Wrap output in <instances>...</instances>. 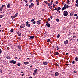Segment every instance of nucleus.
<instances>
[{
    "mask_svg": "<svg viewBox=\"0 0 78 78\" xmlns=\"http://www.w3.org/2000/svg\"><path fill=\"white\" fill-rule=\"evenodd\" d=\"M64 6H65V7H66V6H67V4H65Z\"/></svg>",
    "mask_w": 78,
    "mask_h": 78,
    "instance_id": "nucleus-50",
    "label": "nucleus"
},
{
    "mask_svg": "<svg viewBox=\"0 0 78 78\" xmlns=\"http://www.w3.org/2000/svg\"><path fill=\"white\" fill-rule=\"evenodd\" d=\"M53 1L52 0L51 1V5H52V3H53Z\"/></svg>",
    "mask_w": 78,
    "mask_h": 78,
    "instance_id": "nucleus-43",
    "label": "nucleus"
},
{
    "mask_svg": "<svg viewBox=\"0 0 78 78\" xmlns=\"http://www.w3.org/2000/svg\"><path fill=\"white\" fill-rule=\"evenodd\" d=\"M66 9V7L64 6L62 8V11H64V9Z\"/></svg>",
    "mask_w": 78,
    "mask_h": 78,
    "instance_id": "nucleus-12",
    "label": "nucleus"
},
{
    "mask_svg": "<svg viewBox=\"0 0 78 78\" xmlns=\"http://www.w3.org/2000/svg\"><path fill=\"white\" fill-rule=\"evenodd\" d=\"M33 67V66L32 65H31L30 66V68H31V67Z\"/></svg>",
    "mask_w": 78,
    "mask_h": 78,
    "instance_id": "nucleus-60",
    "label": "nucleus"
},
{
    "mask_svg": "<svg viewBox=\"0 0 78 78\" xmlns=\"http://www.w3.org/2000/svg\"><path fill=\"white\" fill-rule=\"evenodd\" d=\"M0 10L1 11H3V8L2 7L0 8Z\"/></svg>",
    "mask_w": 78,
    "mask_h": 78,
    "instance_id": "nucleus-31",
    "label": "nucleus"
},
{
    "mask_svg": "<svg viewBox=\"0 0 78 78\" xmlns=\"http://www.w3.org/2000/svg\"><path fill=\"white\" fill-rule=\"evenodd\" d=\"M20 65H21V63H19L17 64V66L19 67V66H20Z\"/></svg>",
    "mask_w": 78,
    "mask_h": 78,
    "instance_id": "nucleus-20",
    "label": "nucleus"
},
{
    "mask_svg": "<svg viewBox=\"0 0 78 78\" xmlns=\"http://www.w3.org/2000/svg\"><path fill=\"white\" fill-rule=\"evenodd\" d=\"M37 23L38 25H41V20H38L37 21Z\"/></svg>",
    "mask_w": 78,
    "mask_h": 78,
    "instance_id": "nucleus-7",
    "label": "nucleus"
},
{
    "mask_svg": "<svg viewBox=\"0 0 78 78\" xmlns=\"http://www.w3.org/2000/svg\"><path fill=\"white\" fill-rule=\"evenodd\" d=\"M24 75V73H23L22 74V76H23Z\"/></svg>",
    "mask_w": 78,
    "mask_h": 78,
    "instance_id": "nucleus-55",
    "label": "nucleus"
},
{
    "mask_svg": "<svg viewBox=\"0 0 78 78\" xmlns=\"http://www.w3.org/2000/svg\"><path fill=\"white\" fill-rule=\"evenodd\" d=\"M63 16H67L68 15V12L67 11H65L63 12Z\"/></svg>",
    "mask_w": 78,
    "mask_h": 78,
    "instance_id": "nucleus-1",
    "label": "nucleus"
},
{
    "mask_svg": "<svg viewBox=\"0 0 78 78\" xmlns=\"http://www.w3.org/2000/svg\"><path fill=\"white\" fill-rule=\"evenodd\" d=\"M24 64L25 65H27V64H29V62H24Z\"/></svg>",
    "mask_w": 78,
    "mask_h": 78,
    "instance_id": "nucleus-13",
    "label": "nucleus"
},
{
    "mask_svg": "<svg viewBox=\"0 0 78 78\" xmlns=\"http://www.w3.org/2000/svg\"><path fill=\"white\" fill-rule=\"evenodd\" d=\"M62 4L63 5H64V1H62Z\"/></svg>",
    "mask_w": 78,
    "mask_h": 78,
    "instance_id": "nucleus-54",
    "label": "nucleus"
},
{
    "mask_svg": "<svg viewBox=\"0 0 78 78\" xmlns=\"http://www.w3.org/2000/svg\"><path fill=\"white\" fill-rule=\"evenodd\" d=\"M4 17V15H0V18H2V17Z\"/></svg>",
    "mask_w": 78,
    "mask_h": 78,
    "instance_id": "nucleus-25",
    "label": "nucleus"
},
{
    "mask_svg": "<svg viewBox=\"0 0 78 78\" xmlns=\"http://www.w3.org/2000/svg\"><path fill=\"white\" fill-rule=\"evenodd\" d=\"M33 75H36V73L34 72L33 73Z\"/></svg>",
    "mask_w": 78,
    "mask_h": 78,
    "instance_id": "nucleus-46",
    "label": "nucleus"
},
{
    "mask_svg": "<svg viewBox=\"0 0 78 78\" xmlns=\"http://www.w3.org/2000/svg\"><path fill=\"white\" fill-rule=\"evenodd\" d=\"M23 1L25 2L26 3H28V0H23Z\"/></svg>",
    "mask_w": 78,
    "mask_h": 78,
    "instance_id": "nucleus-30",
    "label": "nucleus"
},
{
    "mask_svg": "<svg viewBox=\"0 0 78 78\" xmlns=\"http://www.w3.org/2000/svg\"><path fill=\"white\" fill-rule=\"evenodd\" d=\"M56 21H57V22H59V19L58 18H57L56 19Z\"/></svg>",
    "mask_w": 78,
    "mask_h": 78,
    "instance_id": "nucleus-27",
    "label": "nucleus"
},
{
    "mask_svg": "<svg viewBox=\"0 0 78 78\" xmlns=\"http://www.w3.org/2000/svg\"><path fill=\"white\" fill-rule=\"evenodd\" d=\"M26 26H27V27H30V26H31V25L30 24H29V22L28 21H27L26 22Z\"/></svg>",
    "mask_w": 78,
    "mask_h": 78,
    "instance_id": "nucleus-3",
    "label": "nucleus"
},
{
    "mask_svg": "<svg viewBox=\"0 0 78 78\" xmlns=\"http://www.w3.org/2000/svg\"><path fill=\"white\" fill-rule=\"evenodd\" d=\"M35 18L33 19L32 20H31V22H33L34 20H35Z\"/></svg>",
    "mask_w": 78,
    "mask_h": 78,
    "instance_id": "nucleus-40",
    "label": "nucleus"
},
{
    "mask_svg": "<svg viewBox=\"0 0 78 78\" xmlns=\"http://www.w3.org/2000/svg\"><path fill=\"white\" fill-rule=\"evenodd\" d=\"M76 6H77V7H78V3H77Z\"/></svg>",
    "mask_w": 78,
    "mask_h": 78,
    "instance_id": "nucleus-58",
    "label": "nucleus"
},
{
    "mask_svg": "<svg viewBox=\"0 0 78 78\" xmlns=\"http://www.w3.org/2000/svg\"><path fill=\"white\" fill-rule=\"evenodd\" d=\"M29 37L30 38V39H34V36H29Z\"/></svg>",
    "mask_w": 78,
    "mask_h": 78,
    "instance_id": "nucleus-14",
    "label": "nucleus"
},
{
    "mask_svg": "<svg viewBox=\"0 0 78 78\" xmlns=\"http://www.w3.org/2000/svg\"><path fill=\"white\" fill-rule=\"evenodd\" d=\"M59 52H55V55H59Z\"/></svg>",
    "mask_w": 78,
    "mask_h": 78,
    "instance_id": "nucleus-26",
    "label": "nucleus"
},
{
    "mask_svg": "<svg viewBox=\"0 0 78 78\" xmlns=\"http://www.w3.org/2000/svg\"><path fill=\"white\" fill-rule=\"evenodd\" d=\"M13 31H14V29H12L10 30V32H11V33H13Z\"/></svg>",
    "mask_w": 78,
    "mask_h": 78,
    "instance_id": "nucleus-23",
    "label": "nucleus"
},
{
    "mask_svg": "<svg viewBox=\"0 0 78 78\" xmlns=\"http://www.w3.org/2000/svg\"><path fill=\"white\" fill-rule=\"evenodd\" d=\"M69 8V5H67L66 6V8L67 9V8Z\"/></svg>",
    "mask_w": 78,
    "mask_h": 78,
    "instance_id": "nucleus-59",
    "label": "nucleus"
},
{
    "mask_svg": "<svg viewBox=\"0 0 78 78\" xmlns=\"http://www.w3.org/2000/svg\"><path fill=\"white\" fill-rule=\"evenodd\" d=\"M5 5H2V6L1 7L3 8V7H5Z\"/></svg>",
    "mask_w": 78,
    "mask_h": 78,
    "instance_id": "nucleus-48",
    "label": "nucleus"
},
{
    "mask_svg": "<svg viewBox=\"0 0 78 78\" xmlns=\"http://www.w3.org/2000/svg\"><path fill=\"white\" fill-rule=\"evenodd\" d=\"M25 24H23L21 25L20 26V28H23L25 27Z\"/></svg>",
    "mask_w": 78,
    "mask_h": 78,
    "instance_id": "nucleus-6",
    "label": "nucleus"
},
{
    "mask_svg": "<svg viewBox=\"0 0 78 78\" xmlns=\"http://www.w3.org/2000/svg\"><path fill=\"white\" fill-rule=\"evenodd\" d=\"M37 69L34 70V72H35V73H37Z\"/></svg>",
    "mask_w": 78,
    "mask_h": 78,
    "instance_id": "nucleus-32",
    "label": "nucleus"
},
{
    "mask_svg": "<svg viewBox=\"0 0 78 78\" xmlns=\"http://www.w3.org/2000/svg\"><path fill=\"white\" fill-rule=\"evenodd\" d=\"M57 8H55V9H54V10H55H55H57Z\"/></svg>",
    "mask_w": 78,
    "mask_h": 78,
    "instance_id": "nucleus-56",
    "label": "nucleus"
},
{
    "mask_svg": "<svg viewBox=\"0 0 78 78\" xmlns=\"http://www.w3.org/2000/svg\"><path fill=\"white\" fill-rule=\"evenodd\" d=\"M17 14H18V13H16L14 16L15 17H16V16H17Z\"/></svg>",
    "mask_w": 78,
    "mask_h": 78,
    "instance_id": "nucleus-44",
    "label": "nucleus"
},
{
    "mask_svg": "<svg viewBox=\"0 0 78 78\" xmlns=\"http://www.w3.org/2000/svg\"><path fill=\"white\" fill-rule=\"evenodd\" d=\"M59 37H60V35L58 34L57 35V38H59Z\"/></svg>",
    "mask_w": 78,
    "mask_h": 78,
    "instance_id": "nucleus-39",
    "label": "nucleus"
},
{
    "mask_svg": "<svg viewBox=\"0 0 78 78\" xmlns=\"http://www.w3.org/2000/svg\"><path fill=\"white\" fill-rule=\"evenodd\" d=\"M56 48H57V50H58L59 49V46H57L56 47Z\"/></svg>",
    "mask_w": 78,
    "mask_h": 78,
    "instance_id": "nucleus-35",
    "label": "nucleus"
},
{
    "mask_svg": "<svg viewBox=\"0 0 78 78\" xmlns=\"http://www.w3.org/2000/svg\"><path fill=\"white\" fill-rule=\"evenodd\" d=\"M47 42H50V39H48V40H47Z\"/></svg>",
    "mask_w": 78,
    "mask_h": 78,
    "instance_id": "nucleus-24",
    "label": "nucleus"
},
{
    "mask_svg": "<svg viewBox=\"0 0 78 78\" xmlns=\"http://www.w3.org/2000/svg\"><path fill=\"white\" fill-rule=\"evenodd\" d=\"M55 76H58L59 75V73L58 72H56L55 73Z\"/></svg>",
    "mask_w": 78,
    "mask_h": 78,
    "instance_id": "nucleus-16",
    "label": "nucleus"
},
{
    "mask_svg": "<svg viewBox=\"0 0 78 78\" xmlns=\"http://www.w3.org/2000/svg\"><path fill=\"white\" fill-rule=\"evenodd\" d=\"M48 5L49 6V7L50 9H52V6H51V4H48Z\"/></svg>",
    "mask_w": 78,
    "mask_h": 78,
    "instance_id": "nucleus-11",
    "label": "nucleus"
},
{
    "mask_svg": "<svg viewBox=\"0 0 78 78\" xmlns=\"http://www.w3.org/2000/svg\"><path fill=\"white\" fill-rule=\"evenodd\" d=\"M44 2L45 3H46V5H47L48 4V2H47V1H44Z\"/></svg>",
    "mask_w": 78,
    "mask_h": 78,
    "instance_id": "nucleus-29",
    "label": "nucleus"
},
{
    "mask_svg": "<svg viewBox=\"0 0 78 78\" xmlns=\"http://www.w3.org/2000/svg\"><path fill=\"white\" fill-rule=\"evenodd\" d=\"M75 61H78V57H76L75 58Z\"/></svg>",
    "mask_w": 78,
    "mask_h": 78,
    "instance_id": "nucleus-21",
    "label": "nucleus"
},
{
    "mask_svg": "<svg viewBox=\"0 0 78 78\" xmlns=\"http://www.w3.org/2000/svg\"><path fill=\"white\" fill-rule=\"evenodd\" d=\"M61 8L60 7L57 8V9H58V10H61Z\"/></svg>",
    "mask_w": 78,
    "mask_h": 78,
    "instance_id": "nucleus-33",
    "label": "nucleus"
},
{
    "mask_svg": "<svg viewBox=\"0 0 78 78\" xmlns=\"http://www.w3.org/2000/svg\"><path fill=\"white\" fill-rule=\"evenodd\" d=\"M17 34L19 36H20L22 34H21V33L19 32H17Z\"/></svg>",
    "mask_w": 78,
    "mask_h": 78,
    "instance_id": "nucleus-10",
    "label": "nucleus"
},
{
    "mask_svg": "<svg viewBox=\"0 0 78 78\" xmlns=\"http://www.w3.org/2000/svg\"><path fill=\"white\" fill-rule=\"evenodd\" d=\"M73 73H76V71H74L73 72Z\"/></svg>",
    "mask_w": 78,
    "mask_h": 78,
    "instance_id": "nucleus-63",
    "label": "nucleus"
},
{
    "mask_svg": "<svg viewBox=\"0 0 78 78\" xmlns=\"http://www.w3.org/2000/svg\"><path fill=\"white\" fill-rule=\"evenodd\" d=\"M6 58L8 59H9V60L11 59V58H10V57L9 56H7L6 57Z\"/></svg>",
    "mask_w": 78,
    "mask_h": 78,
    "instance_id": "nucleus-18",
    "label": "nucleus"
},
{
    "mask_svg": "<svg viewBox=\"0 0 78 78\" xmlns=\"http://www.w3.org/2000/svg\"><path fill=\"white\" fill-rule=\"evenodd\" d=\"M32 23H33V24H36V21H34Z\"/></svg>",
    "mask_w": 78,
    "mask_h": 78,
    "instance_id": "nucleus-36",
    "label": "nucleus"
},
{
    "mask_svg": "<svg viewBox=\"0 0 78 78\" xmlns=\"http://www.w3.org/2000/svg\"><path fill=\"white\" fill-rule=\"evenodd\" d=\"M68 43H69V41H68V40H66L65 41H64V45H67V44Z\"/></svg>",
    "mask_w": 78,
    "mask_h": 78,
    "instance_id": "nucleus-4",
    "label": "nucleus"
},
{
    "mask_svg": "<svg viewBox=\"0 0 78 78\" xmlns=\"http://www.w3.org/2000/svg\"><path fill=\"white\" fill-rule=\"evenodd\" d=\"M48 21H50V18H48Z\"/></svg>",
    "mask_w": 78,
    "mask_h": 78,
    "instance_id": "nucleus-51",
    "label": "nucleus"
},
{
    "mask_svg": "<svg viewBox=\"0 0 78 78\" xmlns=\"http://www.w3.org/2000/svg\"><path fill=\"white\" fill-rule=\"evenodd\" d=\"M55 3L56 4H58V3H59V2L58 1H56L55 2Z\"/></svg>",
    "mask_w": 78,
    "mask_h": 78,
    "instance_id": "nucleus-34",
    "label": "nucleus"
},
{
    "mask_svg": "<svg viewBox=\"0 0 78 78\" xmlns=\"http://www.w3.org/2000/svg\"><path fill=\"white\" fill-rule=\"evenodd\" d=\"M74 13V12L73 11L72 12H71L70 14L71 16H73V14Z\"/></svg>",
    "mask_w": 78,
    "mask_h": 78,
    "instance_id": "nucleus-15",
    "label": "nucleus"
},
{
    "mask_svg": "<svg viewBox=\"0 0 78 78\" xmlns=\"http://www.w3.org/2000/svg\"><path fill=\"white\" fill-rule=\"evenodd\" d=\"M76 3H78V0H76Z\"/></svg>",
    "mask_w": 78,
    "mask_h": 78,
    "instance_id": "nucleus-52",
    "label": "nucleus"
},
{
    "mask_svg": "<svg viewBox=\"0 0 78 78\" xmlns=\"http://www.w3.org/2000/svg\"><path fill=\"white\" fill-rule=\"evenodd\" d=\"M0 53L2 54V50L1 49H0Z\"/></svg>",
    "mask_w": 78,
    "mask_h": 78,
    "instance_id": "nucleus-47",
    "label": "nucleus"
},
{
    "mask_svg": "<svg viewBox=\"0 0 78 78\" xmlns=\"http://www.w3.org/2000/svg\"><path fill=\"white\" fill-rule=\"evenodd\" d=\"M67 2H68L67 3V4L68 5H69V3H70V0H68Z\"/></svg>",
    "mask_w": 78,
    "mask_h": 78,
    "instance_id": "nucleus-28",
    "label": "nucleus"
},
{
    "mask_svg": "<svg viewBox=\"0 0 78 78\" xmlns=\"http://www.w3.org/2000/svg\"><path fill=\"white\" fill-rule=\"evenodd\" d=\"M7 8H10V4H8L7 5Z\"/></svg>",
    "mask_w": 78,
    "mask_h": 78,
    "instance_id": "nucleus-22",
    "label": "nucleus"
},
{
    "mask_svg": "<svg viewBox=\"0 0 78 78\" xmlns=\"http://www.w3.org/2000/svg\"><path fill=\"white\" fill-rule=\"evenodd\" d=\"M76 19H78V16H77L76 18Z\"/></svg>",
    "mask_w": 78,
    "mask_h": 78,
    "instance_id": "nucleus-62",
    "label": "nucleus"
},
{
    "mask_svg": "<svg viewBox=\"0 0 78 78\" xmlns=\"http://www.w3.org/2000/svg\"><path fill=\"white\" fill-rule=\"evenodd\" d=\"M72 64H75V61L74 60L72 61Z\"/></svg>",
    "mask_w": 78,
    "mask_h": 78,
    "instance_id": "nucleus-41",
    "label": "nucleus"
},
{
    "mask_svg": "<svg viewBox=\"0 0 78 78\" xmlns=\"http://www.w3.org/2000/svg\"><path fill=\"white\" fill-rule=\"evenodd\" d=\"M33 0H30V1H29V3H31V2H32Z\"/></svg>",
    "mask_w": 78,
    "mask_h": 78,
    "instance_id": "nucleus-45",
    "label": "nucleus"
},
{
    "mask_svg": "<svg viewBox=\"0 0 78 78\" xmlns=\"http://www.w3.org/2000/svg\"><path fill=\"white\" fill-rule=\"evenodd\" d=\"M11 18H12V19H14V18H15V17L14 16H11Z\"/></svg>",
    "mask_w": 78,
    "mask_h": 78,
    "instance_id": "nucleus-37",
    "label": "nucleus"
},
{
    "mask_svg": "<svg viewBox=\"0 0 78 78\" xmlns=\"http://www.w3.org/2000/svg\"><path fill=\"white\" fill-rule=\"evenodd\" d=\"M36 2H37V5H39V0H36Z\"/></svg>",
    "mask_w": 78,
    "mask_h": 78,
    "instance_id": "nucleus-8",
    "label": "nucleus"
},
{
    "mask_svg": "<svg viewBox=\"0 0 78 78\" xmlns=\"http://www.w3.org/2000/svg\"><path fill=\"white\" fill-rule=\"evenodd\" d=\"M10 64H16V61L14 60H11V61L10 62Z\"/></svg>",
    "mask_w": 78,
    "mask_h": 78,
    "instance_id": "nucleus-2",
    "label": "nucleus"
},
{
    "mask_svg": "<svg viewBox=\"0 0 78 78\" xmlns=\"http://www.w3.org/2000/svg\"><path fill=\"white\" fill-rule=\"evenodd\" d=\"M33 6H34V4L32 3L31 5H29V8H33Z\"/></svg>",
    "mask_w": 78,
    "mask_h": 78,
    "instance_id": "nucleus-5",
    "label": "nucleus"
},
{
    "mask_svg": "<svg viewBox=\"0 0 78 78\" xmlns=\"http://www.w3.org/2000/svg\"><path fill=\"white\" fill-rule=\"evenodd\" d=\"M78 16V14H74V16Z\"/></svg>",
    "mask_w": 78,
    "mask_h": 78,
    "instance_id": "nucleus-53",
    "label": "nucleus"
},
{
    "mask_svg": "<svg viewBox=\"0 0 78 78\" xmlns=\"http://www.w3.org/2000/svg\"><path fill=\"white\" fill-rule=\"evenodd\" d=\"M43 64L44 65H47L48 64V62H43Z\"/></svg>",
    "mask_w": 78,
    "mask_h": 78,
    "instance_id": "nucleus-17",
    "label": "nucleus"
},
{
    "mask_svg": "<svg viewBox=\"0 0 78 78\" xmlns=\"http://www.w3.org/2000/svg\"><path fill=\"white\" fill-rule=\"evenodd\" d=\"M48 23V22L46 21V24H47V23Z\"/></svg>",
    "mask_w": 78,
    "mask_h": 78,
    "instance_id": "nucleus-64",
    "label": "nucleus"
},
{
    "mask_svg": "<svg viewBox=\"0 0 78 78\" xmlns=\"http://www.w3.org/2000/svg\"><path fill=\"white\" fill-rule=\"evenodd\" d=\"M0 72H1V73H2V71L1 69H0Z\"/></svg>",
    "mask_w": 78,
    "mask_h": 78,
    "instance_id": "nucleus-57",
    "label": "nucleus"
},
{
    "mask_svg": "<svg viewBox=\"0 0 78 78\" xmlns=\"http://www.w3.org/2000/svg\"><path fill=\"white\" fill-rule=\"evenodd\" d=\"M29 5L28 4H27L25 6L27 8V7H28V6Z\"/></svg>",
    "mask_w": 78,
    "mask_h": 78,
    "instance_id": "nucleus-42",
    "label": "nucleus"
},
{
    "mask_svg": "<svg viewBox=\"0 0 78 78\" xmlns=\"http://www.w3.org/2000/svg\"><path fill=\"white\" fill-rule=\"evenodd\" d=\"M55 65H56V66H58V67H59V65L57 63H56Z\"/></svg>",
    "mask_w": 78,
    "mask_h": 78,
    "instance_id": "nucleus-38",
    "label": "nucleus"
},
{
    "mask_svg": "<svg viewBox=\"0 0 78 78\" xmlns=\"http://www.w3.org/2000/svg\"><path fill=\"white\" fill-rule=\"evenodd\" d=\"M65 66H69V64L67 63H65Z\"/></svg>",
    "mask_w": 78,
    "mask_h": 78,
    "instance_id": "nucleus-49",
    "label": "nucleus"
},
{
    "mask_svg": "<svg viewBox=\"0 0 78 78\" xmlns=\"http://www.w3.org/2000/svg\"><path fill=\"white\" fill-rule=\"evenodd\" d=\"M73 38H75V37H76V36H73Z\"/></svg>",
    "mask_w": 78,
    "mask_h": 78,
    "instance_id": "nucleus-61",
    "label": "nucleus"
},
{
    "mask_svg": "<svg viewBox=\"0 0 78 78\" xmlns=\"http://www.w3.org/2000/svg\"><path fill=\"white\" fill-rule=\"evenodd\" d=\"M17 47L18 49H20V50H21V46L20 45H18V46Z\"/></svg>",
    "mask_w": 78,
    "mask_h": 78,
    "instance_id": "nucleus-19",
    "label": "nucleus"
},
{
    "mask_svg": "<svg viewBox=\"0 0 78 78\" xmlns=\"http://www.w3.org/2000/svg\"><path fill=\"white\" fill-rule=\"evenodd\" d=\"M46 25L48 28H50V23L46 24Z\"/></svg>",
    "mask_w": 78,
    "mask_h": 78,
    "instance_id": "nucleus-9",
    "label": "nucleus"
}]
</instances>
